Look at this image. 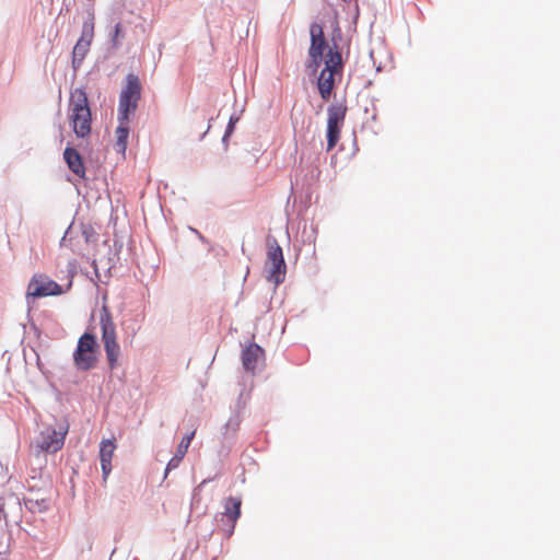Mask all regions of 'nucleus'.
<instances>
[{
  "label": "nucleus",
  "instance_id": "5701e85b",
  "mask_svg": "<svg viewBox=\"0 0 560 560\" xmlns=\"http://www.w3.org/2000/svg\"><path fill=\"white\" fill-rule=\"evenodd\" d=\"M0 560H7L5 558H0Z\"/></svg>",
  "mask_w": 560,
  "mask_h": 560
},
{
  "label": "nucleus",
  "instance_id": "9d476101",
  "mask_svg": "<svg viewBox=\"0 0 560 560\" xmlns=\"http://www.w3.org/2000/svg\"><path fill=\"white\" fill-rule=\"evenodd\" d=\"M68 430L56 431L54 428H46L37 438V447L46 453H56L62 448Z\"/></svg>",
  "mask_w": 560,
  "mask_h": 560
},
{
  "label": "nucleus",
  "instance_id": "7ed1b4c3",
  "mask_svg": "<svg viewBox=\"0 0 560 560\" xmlns=\"http://www.w3.org/2000/svg\"><path fill=\"white\" fill-rule=\"evenodd\" d=\"M141 89L139 78L136 74L129 73L127 75V84L119 95L118 120H125L129 118L131 113L136 112L141 97Z\"/></svg>",
  "mask_w": 560,
  "mask_h": 560
},
{
  "label": "nucleus",
  "instance_id": "a211bd4d",
  "mask_svg": "<svg viewBox=\"0 0 560 560\" xmlns=\"http://www.w3.org/2000/svg\"><path fill=\"white\" fill-rule=\"evenodd\" d=\"M179 463H180V460H176V454H175L174 457L168 462L166 470H170L172 468H176Z\"/></svg>",
  "mask_w": 560,
  "mask_h": 560
},
{
  "label": "nucleus",
  "instance_id": "412c9836",
  "mask_svg": "<svg viewBox=\"0 0 560 560\" xmlns=\"http://www.w3.org/2000/svg\"><path fill=\"white\" fill-rule=\"evenodd\" d=\"M46 509H48V503H47L46 500H42V504L38 508V511H43V510H46Z\"/></svg>",
  "mask_w": 560,
  "mask_h": 560
},
{
  "label": "nucleus",
  "instance_id": "4468645a",
  "mask_svg": "<svg viewBox=\"0 0 560 560\" xmlns=\"http://www.w3.org/2000/svg\"><path fill=\"white\" fill-rule=\"evenodd\" d=\"M63 158L71 172L81 178L85 176V167L82 161V156L74 148H66Z\"/></svg>",
  "mask_w": 560,
  "mask_h": 560
},
{
  "label": "nucleus",
  "instance_id": "ddd939ff",
  "mask_svg": "<svg viewBox=\"0 0 560 560\" xmlns=\"http://www.w3.org/2000/svg\"><path fill=\"white\" fill-rule=\"evenodd\" d=\"M264 349L256 343L246 347L242 352V362L245 370L254 372L264 360Z\"/></svg>",
  "mask_w": 560,
  "mask_h": 560
},
{
  "label": "nucleus",
  "instance_id": "f03ea898",
  "mask_svg": "<svg viewBox=\"0 0 560 560\" xmlns=\"http://www.w3.org/2000/svg\"><path fill=\"white\" fill-rule=\"evenodd\" d=\"M342 57L338 47H329L325 56V67L320 71L317 80V86L320 97L324 101H328L331 96V92L335 88V75L342 71Z\"/></svg>",
  "mask_w": 560,
  "mask_h": 560
},
{
  "label": "nucleus",
  "instance_id": "4be33fe9",
  "mask_svg": "<svg viewBox=\"0 0 560 560\" xmlns=\"http://www.w3.org/2000/svg\"><path fill=\"white\" fill-rule=\"evenodd\" d=\"M28 502L31 503V509H33V500H30Z\"/></svg>",
  "mask_w": 560,
  "mask_h": 560
},
{
  "label": "nucleus",
  "instance_id": "aec40b11",
  "mask_svg": "<svg viewBox=\"0 0 560 560\" xmlns=\"http://www.w3.org/2000/svg\"><path fill=\"white\" fill-rule=\"evenodd\" d=\"M235 121H236V119L235 120L233 118L230 119L225 136H229L233 131Z\"/></svg>",
  "mask_w": 560,
  "mask_h": 560
},
{
  "label": "nucleus",
  "instance_id": "39448f33",
  "mask_svg": "<svg viewBox=\"0 0 560 560\" xmlns=\"http://www.w3.org/2000/svg\"><path fill=\"white\" fill-rule=\"evenodd\" d=\"M267 271V280L275 285H279L284 281L287 266L283 258L281 246L276 240L268 242L267 259L265 264Z\"/></svg>",
  "mask_w": 560,
  "mask_h": 560
},
{
  "label": "nucleus",
  "instance_id": "1a4fd4ad",
  "mask_svg": "<svg viewBox=\"0 0 560 560\" xmlns=\"http://www.w3.org/2000/svg\"><path fill=\"white\" fill-rule=\"evenodd\" d=\"M62 293L61 287L45 275H35L27 285V298L38 299Z\"/></svg>",
  "mask_w": 560,
  "mask_h": 560
},
{
  "label": "nucleus",
  "instance_id": "20e7f679",
  "mask_svg": "<svg viewBox=\"0 0 560 560\" xmlns=\"http://www.w3.org/2000/svg\"><path fill=\"white\" fill-rule=\"evenodd\" d=\"M102 341L106 352L109 368L113 370L117 366L120 347L117 342L116 327L110 313L104 308L101 314Z\"/></svg>",
  "mask_w": 560,
  "mask_h": 560
},
{
  "label": "nucleus",
  "instance_id": "9b49d317",
  "mask_svg": "<svg viewBox=\"0 0 560 560\" xmlns=\"http://www.w3.org/2000/svg\"><path fill=\"white\" fill-rule=\"evenodd\" d=\"M93 35V24L88 22L84 23L82 27V34L72 51V63L74 68L80 66L88 51L90 50Z\"/></svg>",
  "mask_w": 560,
  "mask_h": 560
},
{
  "label": "nucleus",
  "instance_id": "f3484780",
  "mask_svg": "<svg viewBox=\"0 0 560 560\" xmlns=\"http://www.w3.org/2000/svg\"><path fill=\"white\" fill-rule=\"evenodd\" d=\"M196 434V431H191L189 434L185 435L182 441L179 442L177 450H176V460H182L184 456L186 455L189 445L191 443V440L194 439Z\"/></svg>",
  "mask_w": 560,
  "mask_h": 560
},
{
  "label": "nucleus",
  "instance_id": "f8f14e48",
  "mask_svg": "<svg viewBox=\"0 0 560 560\" xmlns=\"http://www.w3.org/2000/svg\"><path fill=\"white\" fill-rule=\"evenodd\" d=\"M115 450L116 444L112 439L103 440L100 444V460L104 481H106L112 471V460Z\"/></svg>",
  "mask_w": 560,
  "mask_h": 560
},
{
  "label": "nucleus",
  "instance_id": "0eeeda50",
  "mask_svg": "<svg viewBox=\"0 0 560 560\" xmlns=\"http://www.w3.org/2000/svg\"><path fill=\"white\" fill-rule=\"evenodd\" d=\"M95 349L96 340L94 335L89 332L83 334L78 341V347L73 354L75 366L79 370L88 371L95 365Z\"/></svg>",
  "mask_w": 560,
  "mask_h": 560
},
{
  "label": "nucleus",
  "instance_id": "6ab92c4d",
  "mask_svg": "<svg viewBox=\"0 0 560 560\" xmlns=\"http://www.w3.org/2000/svg\"><path fill=\"white\" fill-rule=\"evenodd\" d=\"M121 31H122L121 24H120V23H117V24L115 25L114 42H116V39L118 38V36H120V35H121Z\"/></svg>",
  "mask_w": 560,
  "mask_h": 560
},
{
  "label": "nucleus",
  "instance_id": "2eb2a0df",
  "mask_svg": "<svg viewBox=\"0 0 560 560\" xmlns=\"http://www.w3.org/2000/svg\"><path fill=\"white\" fill-rule=\"evenodd\" d=\"M118 122H119V125L115 131V137H116L115 148H116L117 152L124 154L127 149L128 137H129V118H127L125 120H118Z\"/></svg>",
  "mask_w": 560,
  "mask_h": 560
},
{
  "label": "nucleus",
  "instance_id": "6e6552de",
  "mask_svg": "<svg viewBox=\"0 0 560 560\" xmlns=\"http://www.w3.org/2000/svg\"><path fill=\"white\" fill-rule=\"evenodd\" d=\"M311 45L308 48V68L317 70L322 63L324 50L327 47L323 26L318 23H312L310 26Z\"/></svg>",
  "mask_w": 560,
  "mask_h": 560
},
{
  "label": "nucleus",
  "instance_id": "dca6fc26",
  "mask_svg": "<svg viewBox=\"0 0 560 560\" xmlns=\"http://www.w3.org/2000/svg\"><path fill=\"white\" fill-rule=\"evenodd\" d=\"M241 505L242 500L240 498L230 497L225 501L223 514L232 522V527L241 515Z\"/></svg>",
  "mask_w": 560,
  "mask_h": 560
},
{
  "label": "nucleus",
  "instance_id": "b1692460",
  "mask_svg": "<svg viewBox=\"0 0 560 560\" xmlns=\"http://www.w3.org/2000/svg\"><path fill=\"white\" fill-rule=\"evenodd\" d=\"M2 512V509L0 508V513Z\"/></svg>",
  "mask_w": 560,
  "mask_h": 560
},
{
  "label": "nucleus",
  "instance_id": "f257e3e1",
  "mask_svg": "<svg viewBox=\"0 0 560 560\" xmlns=\"http://www.w3.org/2000/svg\"><path fill=\"white\" fill-rule=\"evenodd\" d=\"M68 120L78 138L85 139L91 135L92 114L88 94L83 88H77L70 93Z\"/></svg>",
  "mask_w": 560,
  "mask_h": 560
},
{
  "label": "nucleus",
  "instance_id": "423d86ee",
  "mask_svg": "<svg viewBox=\"0 0 560 560\" xmlns=\"http://www.w3.org/2000/svg\"><path fill=\"white\" fill-rule=\"evenodd\" d=\"M346 114L347 106L345 104H332L327 108V151H331L340 140Z\"/></svg>",
  "mask_w": 560,
  "mask_h": 560
}]
</instances>
